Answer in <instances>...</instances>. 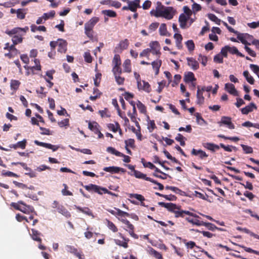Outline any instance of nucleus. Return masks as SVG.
Here are the masks:
<instances>
[{
	"label": "nucleus",
	"instance_id": "nucleus-1",
	"mask_svg": "<svg viewBox=\"0 0 259 259\" xmlns=\"http://www.w3.org/2000/svg\"><path fill=\"white\" fill-rule=\"evenodd\" d=\"M176 12L173 7H165L160 2H157L153 15L156 17H162L167 20H171L175 15Z\"/></svg>",
	"mask_w": 259,
	"mask_h": 259
},
{
	"label": "nucleus",
	"instance_id": "nucleus-2",
	"mask_svg": "<svg viewBox=\"0 0 259 259\" xmlns=\"http://www.w3.org/2000/svg\"><path fill=\"white\" fill-rule=\"evenodd\" d=\"M11 205L16 209L19 210L26 214H30L34 212V208L33 206L26 205L22 201H18V203L13 202Z\"/></svg>",
	"mask_w": 259,
	"mask_h": 259
},
{
	"label": "nucleus",
	"instance_id": "nucleus-3",
	"mask_svg": "<svg viewBox=\"0 0 259 259\" xmlns=\"http://www.w3.org/2000/svg\"><path fill=\"white\" fill-rule=\"evenodd\" d=\"M52 207L53 208H56L59 213H61L66 218H69L71 217L70 213L63 205L60 204L58 201L56 200L54 201L52 203Z\"/></svg>",
	"mask_w": 259,
	"mask_h": 259
},
{
	"label": "nucleus",
	"instance_id": "nucleus-4",
	"mask_svg": "<svg viewBox=\"0 0 259 259\" xmlns=\"http://www.w3.org/2000/svg\"><path fill=\"white\" fill-rule=\"evenodd\" d=\"M11 31V30L7 29L6 30L5 33L12 37V41L14 45H17L21 43L23 41L24 34L22 33L18 32V33L9 34V32Z\"/></svg>",
	"mask_w": 259,
	"mask_h": 259
},
{
	"label": "nucleus",
	"instance_id": "nucleus-5",
	"mask_svg": "<svg viewBox=\"0 0 259 259\" xmlns=\"http://www.w3.org/2000/svg\"><path fill=\"white\" fill-rule=\"evenodd\" d=\"M82 186L89 192H95L100 195L103 194V189L104 188V187L93 184H90L89 185H83L82 184Z\"/></svg>",
	"mask_w": 259,
	"mask_h": 259
},
{
	"label": "nucleus",
	"instance_id": "nucleus-6",
	"mask_svg": "<svg viewBox=\"0 0 259 259\" xmlns=\"http://www.w3.org/2000/svg\"><path fill=\"white\" fill-rule=\"evenodd\" d=\"M129 44V41L127 39L125 38L121 40L115 48L114 52L115 53H121L123 50L128 48Z\"/></svg>",
	"mask_w": 259,
	"mask_h": 259
},
{
	"label": "nucleus",
	"instance_id": "nucleus-7",
	"mask_svg": "<svg viewBox=\"0 0 259 259\" xmlns=\"http://www.w3.org/2000/svg\"><path fill=\"white\" fill-rule=\"evenodd\" d=\"M175 216L176 218H184L185 215H188L191 217H193L196 218H199V217L195 213L191 212L188 210H183L181 209L180 207V209H176L174 212Z\"/></svg>",
	"mask_w": 259,
	"mask_h": 259
},
{
	"label": "nucleus",
	"instance_id": "nucleus-8",
	"mask_svg": "<svg viewBox=\"0 0 259 259\" xmlns=\"http://www.w3.org/2000/svg\"><path fill=\"white\" fill-rule=\"evenodd\" d=\"M121 221L127 225V227L128 229V233L130 235L133 237L135 239H138V235L134 233L135 227L133 224H132L130 222L126 219H121Z\"/></svg>",
	"mask_w": 259,
	"mask_h": 259
},
{
	"label": "nucleus",
	"instance_id": "nucleus-9",
	"mask_svg": "<svg viewBox=\"0 0 259 259\" xmlns=\"http://www.w3.org/2000/svg\"><path fill=\"white\" fill-rule=\"evenodd\" d=\"M99 18L97 17L92 18L84 24V30H92L95 25L99 22Z\"/></svg>",
	"mask_w": 259,
	"mask_h": 259
},
{
	"label": "nucleus",
	"instance_id": "nucleus-10",
	"mask_svg": "<svg viewBox=\"0 0 259 259\" xmlns=\"http://www.w3.org/2000/svg\"><path fill=\"white\" fill-rule=\"evenodd\" d=\"M158 204L162 207L166 208L168 211L175 212L176 209H180V206L172 203H165L163 202H159Z\"/></svg>",
	"mask_w": 259,
	"mask_h": 259
},
{
	"label": "nucleus",
	"instance_id": "nucleus-11",
	"mask_svg": "<svg viewBox=\"0 0 259 259\" xmlns=\"http://www.w3.org/2000/svg\"><path fill=\"white\" fill-rule=\"evenodd\" d=\"M149 46L150 47L151 52L153 55H160V46L159 42L157 41H152L150 43Z\"/></svg>",
	"mask_w": 259,
	"mask_h": 259
},
{
	"label": "nucleus",
	"instance_id": "nucleus-12",
	"mask_svg": "<svg viewBox=\"0 0 259 259\" xmlns=\"http://www.w3.org/2000/svg\"><path fill=\"white\" fill-rule=\"evenodd\" d=\"M220 125L222 124L227 125L228 127L230 129H234L235 125L231 121V118L228 116H223L221 120L219 122Z\"/></svg>",
	"mask_w": 259,
	"mask_h": 259
},
{
	"label": "nucleus",
	"instance_id": "nucleus-13",
	"mask_svg": "<svg viewBox=\"0 0 259 259\" xmlns=\"http://www.w3.org/2000/svg\"><path fill=\"white\" fill-rule=\"evenodd\" d=\"M103 170L105 171L109 172L111 174H117L120 171H121L122 172H124L126 171L125 169H124L123 168H121V167H117V166H109V167H105L103 168Z\"/></svg>",
	"mask_w": 259,
	"mask_h": 259
},
{
	"label": "nucleus",
	"instance_id": "nucleus-14",
	"mask_svg": "<svg viewBox=\"0 0 259 259\" xmlns=\"http://www.w3.org/2000/svg\"><path fill=\"white\" fill-rule=\"evenodd\" d=\"M58 51L61 53H65L67 51V42L63 39H58Z\"/></svg>",
	"mask_w": 259,
	"mask_h": 259
},
{
	"label": "nucleus",
	"instance_id": "nucleus-15",
	"mask_svg": "<svg viewBox=\"0 0 259 259\" xmlns=\"http://www.w3.org/2000/svg\"><path fill=\"white\" fill-rule=\"evenodd\" d=\"M140 0L130 1L128 4L130 10L133 12H136L137 9L141 8Z\"/></svg>",
	"mask_w": 259,
	"mask_h": 259
},
{
	"label": "nucleus",
	"instance_id": "nucleus-16",
	"mask_svg": "<svg viewBox=\"0 0 259 259\" xmlns=\"http://www.w3.org/2000/svg\"><path fill=\"white\" fill-rule=\"evenodd\" d=\"M191 155L194 156H198L200 159H204L208 157V155L205 152L199 149L197 150L193 148L191 152Z\"/></svg>",
	"mask_w": 259,
	"mask_h": 259
},
{
	"label": "nucleus",
	"instance_id": "nucleus-17",
	"mask_svg": "<svg viewBox=\"0 0 259 259\" xmlns=\"http://www.w3.org/2000/svg\"><path fill=\"white\" fill-rule=\"evenodd\" d=\"M101 4L108 5L110 7H113L118 9L120 8L121 4L118 1H114L112 0H103L100 2Z\"/></svg>",
	"mask_w": 259,
	"mask_h": 259
},
{
	"label": "nucleus",
	"instance_id": "nucleus-18",
	"mask_svg": "<svg viewBox=\"0 0 259 259\" xmlns=\"http://www.w3.org/2000/svg\"><path fill=\"white\" fill-rule=\"evenodd\" d=\"M187 60L188 66H189L192 70H196L199 68V63L194 58L192 57H188L187 58Z\"/></svg>",
	"mask_w": 259,
	"mask_h": 259
},
{
	"label": "nucleus",
	"instance_id": "nucleus-19",
	"mask_svg": "<svg viewBox=\"0 0 259 259\" xmlns=\"http://www.w3.org/2000/svg\"><path fill=\"white\" fill-rule=\"evenodd\" d=\"M34 62L35 63V66H28V65H26L24 66V68L26 70H29L30 69L31 70L32 74H34V70H41V65L40 64V61L38 59H35L34 60Z\"/></svg>",
	"mask_w": 259,
	"mask_h": 259
},
{
	"label": "nucleus",
	"instance_id": "nucleus-20",
	"mask_svg": "<svg viewBox=\"0 0 259 259\" xmlns=\"http://www.w3.org/2000/svg\"><path fill=\"white\" fill-rule=\"evenodd\" d=\"M225 89L230 94L235 96H238V92L233 84L229 83H226Z\"/></svg>",
	"mask_w": 259,
	"mask_h": 259
},
{
	"label": "nucleus",
	"instance_id": "nucleus-21",
	"mask_svg": "<svg viewBox=\"0 0 259 259\" xmlns=\"http://www.w3.org/2000/svg\"><path fill=\"white\" fill-rule=\"evenodd\" d=\"M257 107L254 103H250L248 105L241 109V112L243 114H248L252 112L253 109H256Z\"/></svg>",
	"mask_w": 259,
	"mask_h": 259
},
{
	"label": "nucleus",
	"instance_id": "nucleus-22",
	"mask_svg": "<svg viewBox=\"0 0 259 259\" xmlns=\"http://www.w3.org/2000/svg\"><path fill=\"white\" fill-rule=\"evenodd\" d=\"M26 140L24 139L22 141L18 142L16 144L10 145L9 147L10 148H14V149H17L19 148L22 149H24L26 147Z\"/></svg>",
	"mask_w": 259,
	"mask_h": 259
},
{
	"label": "nucleus",
	"instance_id": "nucleus-23",
	"mask_svg": "<svg viewBox=\"0 0 259 259\" xmlns=\"http://www.w3.org/2000/svg\"><path fill=\"white\" fill-rule=\"evenodd\" d=\"M29 28L28 26H26L24 28L21 27H15L13 29L11 30V31L9 32V34H14V33H18V32L22 33V34H24V35L25 34L26 32L28 30Z\"/></svg>",
	"mask_w": 259,
	"mask_h": 259
},
{
	"label": "nucleus",
	"instance_id": "nucleus-24",
	"mask_svg": "<svg viewBox=\"0 0 259 259\" xmlns=\"http://www.w3.org/2000/svg\"><path fill=\"white\" fill-rule=\"evenodd\" d=\"M189 19L188 17H186L184 14H181L179 18V21L180 22V25L181 28L185 29L186 28L187 20Z\"/></svg>",
	"mask_w": 259,
	"mask_h": 259
},
{
	"label": "nucleus",
	"instance_id": "nucleus-25",
	"mask_svg": "<svg viewBox=\"0 0 259 259\" xmlns=\"http://www.w3.org/2000/svg\"><path fill=\"white\" fill-rule=\"evenodd\" d=\"M197 101L196 103L197 104L202 105L203 104L204 102V97L203 96V93H201V91H200V87H197Z\"/></svg>",
	"mask_w": 259,
	"mask_h": 259
},
{
	"label": "nucleus",
	"instance_id": "nucleus-26",
	"mask_svg": "<svg viewBox=\"0 0 259 259\" xmlns=\"http://www.w3.org/2000/svg\"><path fill=\"white\" fill-rule=\"evenodd\" d=\"M184 79L186 83H189L196 80L194 73L190 71L185 74Z\"/></svg>",
	"mask_w": 259,
	"mask_h": 259
},
{
	"label": "nucleus",
	"instance_id": "nucleus-27",
	"mask_svg": "<svg viewBox=\"0 0 259 259\" xmlns=\"http://www.w3.org/2000/svg\"><path fill=\"white\" fill-rule=\"evenodd\" d=\"M75 207L79 212H81L89 216H93L92 211L88 207H81L79 206H75Z\"/></svg>",
	"mask_w": 259,
	"mask_h": 259
},
{
	"label": "nucleus",
	"instance_id": "nucleus-28",
	"mask_svg": "<svg viewBox=\"0 0 259 259\" xmlns=\"http://www.w3.org/2000/svg\"><path fill=\"white\" fill-rule=\"evenodd\" d=\"M203 146L204 148L210 150L212 152H214L216 150L220 149L219 145L211 143H204L203 144Z\"/></svg>",
	"mask_w": 259,
	"mask_h": 259
},
{
	"label": "nucleus",
	"instance_id": "nucleus-29",
	"mask_svg": "<svg viewBox=\"0 0 259 259\" xmlns=\"http://www.w3.org/2000/svg\"><path fill=\"white\" fill-rule=\"evenodd\" d=\"M99 125L97 122H89V128L93 131L95 134L99 133L100 131Z\"/></svg>",
	"mask_w": 259,
	"mask_h": 259
},
{
	"label": "nucleus",
	"instance_id": "nucleus-30",
	"mask_svg": "<svg viewBox=\"0 0 259 259\" xmlns=\"http://www.w3.org/2000/svg\"><path fill=\"white\" fill-rule=\"evenodd\" d=\"M32 234H31V237L33 240L37 241L39 243L41 242V239L39 237L41 233L34 229H31Z\"/></svg>",
	"mask_w": 259,
	"mask_h": 259
},
{
	"label": "nucleus",
	"instance_id": "nucleus-31",
	"mask_svg": "<svg viewBox=\"0 0 259 259\" xmlns=\"http://www.w3.org/2000/svg\"><path fill=\"white\" fill-rule=\"evenodd\" d=\"M128 196L131 198H135L137 199V200L140 201L141 205L142 206H145V207L147 206L143 202L145 200V199L143 195H142L141 194H129Z\"/></svg>",
	"mask_w": 259,
	"mask_h": 259
},
{
	"label": "nucleus",
	"instance_id": "nucleus-32",
	"mask_svg": "<svg viewBox=\"0 0 259 259\" xmlns=\"http://www.w3.org/2000/svg\"><path fill=\"white\" fill-rule=\"evenodd\" d=\"M161 61L160 60H158L156 61H154L152 62L151 65L152 66L153 69L155 71V74L157 75L159 72V68L161 65Z\"/></svg>",
	"mask_w": 259,
	"mask_h": 259
},
{
	"label": "nucleus",
	"instance_id": "nucleus-33",
	"mask_svg": "<svg viewBox=\"0 0 259 259\" xmlns=\"http://www.w3.org/2000/svg\"><path fill=\"white\" fill-rule=\"evenodd\" d=\"M134 175L135 177L137 178L144 179V180H145L149 181V182L150 181H151V178L147 177L145 174H144L137 170H135V172L134 173Z\"/></svg>",
	"mask_w": 259,
	"mask_h": 259
},
{
	"label": "nucleus",
	"instance_id": "nucleus-34",
	"mask_svg": "<svg viewBox=\"0 0 259 259\" xmlns=\"http://www.w3.org/2000/svg\"><path fill=\"white\" fill-rule=\"evenodd\" d=\"M66 248L68 251L72 253H73L79 259H81V254L80 252L78 251L77 249L76 248H75L74 246L70 245H67Z\"/></svg>",
	"mask_w": 259,
	"mask_h": 259
},
{
	"label": "nucleus",
	"instance_id": "nucleus-35",
	"mask_svg": "<svg viewBox=\"0 0 259 259\" xmlns=\"http://www.w3.org/2000/svg\"><path fill=\"white\" fill-rule=\"evenodd\" d=\"M123 67L124 72L130 73L132 71L131 60L126 59L123 62Z\"/></svg>",
	"mask_w": 259,
	"mask_h": 259
},
{
	"label": "nucleus",
	"instance_id": "nucleus-36",
	"mask_svg": "<svg viewBox=\"0 0 259 259\" xmlns=\"http://www.w3.org/2000/svg\"><path fill=\"white\" fill-rule=\"evenodd\" d=\"M149 253L150 255L153 256L156 259H162V254L152 247H150Z\"/></svg>",
	"mask_w": 259,
	"mask_h": 259
},
{
	"label": "nucleus",
	"instance_id": "nucleus-37",
	"mask_svg": "<svg viewBox=\"0 0 259 259\" xmlns=\"http://www.w3.org/2000/svg\"><path fill=\"white\" fill-rule=\"evenodd\" d=\"M243 76L245 77L246 80L251 84H253L254 79L252 76L249 74L247 70L244 71L243 73Z\"/></svg>",
	"mask_w": 259,
	"mask_h": 259
},
{
	"label": "nucleus",
	"instance_id": "nucleus-38",
	"mask_svg": "<svg viewBox=\"0 0 259 259\" xmlns=\"http://www.w3.org/2000/svg\"><path fill=\"white\" fill-rule=\"evenodd\" d=\"M31 31L32 32H35L36 31H41L44 32H46L47 31V29L44 26H37L34 24H32L30 26Z\"/></svg>",
	"mask_w": 259,
	"mask_h": 259
},
{
	"label": "nucleus",
	"instance_id": "nucleus-39",
	"mask_svg": "<svg viewBox=\"0 0 259 259\" xmlns=\"http://www.w3.org/2000/svg\"><path fill=\"white\" fill-rule=\"evenodd\" d=\"M137 115V111H136V113L134 112V110H133V113H131L130 112L128 113V116L131 118L132 121L134 122L135 123V125L137 127L140 128V124L139 122L137 121L136 116Z\"/></svg>",
	"mask_w": 259,
	"mask_h": 259
},
{
	"label": "nucleus",
	"instance_id": "nucleus-40",
	"mask_svg": "<svg viewBox=\"0 0 259 259\" xmlns=\"http://www.w3.org/2000/svg\"><path fill=\"white\" fill-rule=\"evenodd\" d=\"M159 31L160 35L166 36L168 32L167 31L166 25L165 23H162L159 29Z\"/></svg>",
	"mask_w": 259,
	"mask_h": 259
},
{
	"label": "nucleus",
	"instance_id": "nucleus-41",
	"mask_svg": "<svg viewBox=\"0 0 259 259\" xmlns=\"http://www.w3.org/2000/svg\"><path fill=\"white\" fill-rule=\"evenodd\" d=\"M107 151L117 156H123V154L119 151H117L114 148L112 147H108L107 148Z\"/></svg>",
	"mask_w": 259,
	"mask_h": 259
},
{
	"label": "nucleus",
	"instance_id": "nucleus-42",
	"mask_svg": "<svg viewBox=\"0 0 259 259\" xmlns=\"http://www.w3.org/2000/svg\"><path fill=\"white\" fill-rule=\"evenodd\" d=\"M102 14L111 18H114L117 16L116 13L111 10H106L102 11Z\"/></svg>",
	"mask_w": 259,
	"mask_h": 259
},
{
	"label": "nucleus",
	"instance_id": "nucleus-43",
	"mask_svg": "<svg viewBox=\"0 0 259 259\" xmlns=\"http://www.w3.org/2000/svg\"><path fill=\"white\" fill-rule=\"evenodd\" d=\"M165 189L167 190H170L176 193V194H179L181 195H183V194L184 193V192L182 191L179 188L174 187V186H167L165 187Z\"/></svg>",
	"mask_w": 259,
	"mask_h": 259
},
{
	"label": "nucleus",
	"instance_id": "nucleus-44",
	"mask_svg": "<svg viewBox=\"0 0 259 259\" xmlns=\"http://www.w3.org/2000/svg\"><path fill=\"white\" fill-rule=\"evenodd\" d=\"M107 226L108 228L112 231L113 232H117L118 231V229L117 227L114 225V224L111 221L106 220Z\"/></svg>",
	"mask_w": 259,
	"mask_h": 259
},
{
	"label": "nucleus",
	"instance_id": "nucleus-45",
	"mask_svg": "<svg viewBox=\"0 0 259 259\" xmlns=\"http://www.w3.org/2000/svg\"><path fill=\"white\" fill-rule=\"evenodd\" d=\"M249 37H252V36L251 35H249L247 33L246 34H240L238 33L237 34V38L242 42L244 43V41L246 39V38H248Z\"/></svg>",
	"mask_w": 259,
	"mask_h": 259
},
{
	"label": "nucleus",
	"instance_id": "nucleus-46",
	"mask_svg": "<svg viewBox=\"0 0 259 259\" xmlns=\"http://www.w3.org/2000/svg\"><path fill=\"white\" fill-rule=\"evenodd\" d=\"M185 219L188 222L192 224L193 225H195L198 226H201L203 222L200 221L199 220L197 219L194 220L193 219L190 218V217H186Z\"/></svg>",
	"mask_w": 259,
	"mask_h": 259
},
{
	"label": "nucleus",
	"instance_id": "nucleus-47",
	"mask_svg": "<svg viewBox=\"0 0 259 259\" xmlns=\"http://www.w3.org/2000/svg\"><path fill=\"white\" fill-rule=\"evenodd\" d=\"M121 63L120 56L118 54H115L112 60L113 66H120Z\"/></svg>",
	"mask_w": 259,
	"mask_h": 259
},
{
	"label": "nucleus",
	"instance_id": "nucleus-48",
	"mask_svg": "<svg viewBox=\"0 0 259 259\" xmlns=\"http://www.w3.org/2000/svg\"><path fill=\"white\" fill-rule=\"evenodd\" d=\"M55 15V11L54 10L51 11L49 13H44L42 15L44 20H47L50 18H54Z\"/></svg>",
	"mask_w": 259,
	"mask_h": 259
},
{
	"label": "nucleus",
	"instance_id": "nucleus-49",
	"mask_svg": "<svg viewBox=\"0 0 259 259\" xmlns=\"http://www.w3.org/2000/svg\"><path fill=\"white\" fill-rule=\"evenodd\" d=\"M206 227L209 230L213 231L217 228V226L214 224L208 222H202V225Z\"/></svg>",
	"mask_w": 259,
	"mask_h": 259
},
{
	"label": "nucleus",
	"instance_id": "nucleus-50",
	"mask_svg": "<svg viewBox=\"0 0 259 259\" xmlns=\"http://www.w3.org/2000/svg\"><path fill=\"white\" fill-rule=\"evenodd\" d=\"M108 127L110 130L112 131V132H113L114 133L116 132L118 129L120 130V132H121V129L120 128V125H119V123L117 122L116 123L115 125L112 123H110V124H109Z\"/></svg>",
	"mask_w": 259,
	"mask_h": 259
},
{
	"label": "nucleus",
	"instance_id": "nucleus-51",
	"mask_svg": "<svg viewBox=\"0 0 259 259\" xmlns=\"http://www.w3.org/2000/svg\"><path fill=\"white\" fill-rule=\"evenodd\" d=\"M20 82L18 80H11V88L14 90H17L20 84Z\"/></svg>",
	"mask_w": 259,
	"mask_h": 259
},
{
	"label": "nucleus",
	"instance_id": "nucleus-52",
	"mask_svg": "<svg viewBox=\"0 0 259 259\" xmlns=\"http://www.w3.org/2000/svg\"><path fill=\"white\" fill-rule=\"evenodd\" d=\"M114 242L116 245L122 246L124 248H127L128 247V242L129 241H124L123 242L119 239H115Z\"/></svg>",
	"mask_w": 259,
	"mask_h": 259
},
{
	"label": "nucleus",
	"instance_id": "nucleus-53",
	"mask_svg": "<svg viewBox=\"0 0 259 259\" xmlns=\"http://www.w3.org/2000/svg\"><path fill=\"white\" fill-rule=\"evenodd\" d=\"M185 44L190 52L193 51L194 50L195 44L192 40H188Z\"/></svg>",
	"mask_w": 259,
	"mask_h": 259
},
{
	"label": "nucleus",
	"instance_id": "nucleus-54",
	"mask_svg": "<svg viewBox=\"0 0 259 259\" xmlns=\"http://www.w3.org/2000/svg\"><path fill=\"white\" fill-rule=\"evenodd\" d=\"M241 146L245 154H250L253 152V149L251 147L244 144H241Z\"/></svg>",
	"mask_w": 259,
	"mask_h": 259
},
{
	"label": "nucleus",
	"instance_id": "nucleus-55",
	"mask_svg": "<svg viewBox=\"0 0 259 259\" xmlns=\"http://www.w3.org/2000/svg\"><path fill=\"white\" fill-rule=\"evenodd\" d=\"M143 82V89L142 90L144 91L145 92L149 93L151 92V89L150 84L144 80L142 81Z\"/></svg>",
	"mask_w": 259,
	"mask_h": 259
},
{
	"label": "nucleus",
	"instance_id": "nucleus-56",
	"mask_svg": "<svg viewBox=\"0 0 259 259\" xmlns=\"http://www.w3.org/2000/svg\"><path fill=\"white\" fill-rule=\"evenodd\" d=\"M112 71L114 76L120 75L122 73V70L120 66H113Z\"/></svg>",
	"mask_w": 259,
	"mask_h": 259
},
{
	"label": "nucleus",
	"instance_id": "nucleus-57",
	"mask_svg": "<svg viewBox=\"0 0 259 259\" xmlns=\"http://www.w3.org/2000/svg\"><path fill=\"white\" fill-rule=\"evenodd\" d=\"M193 230L195 231L196 232H199V233H201L203 235V236L207 237L208 238H210L212 237L213 236H215L214 234H213L210 233L209 232L204 231H200L198 230Z\"/></svg>",
	"mask_w": 259,
	"mask_h": 259
},
{
	"label": "nucleus",
	"instance_id": "nucleus-58",
	"mask_svg": "<svg viewBox=\"0 0 259 259\" xmlns=\"http://www.w3.org/2000/svg\"><path fill=\"white\" fill-rule=\"evenodd\" d=\"M220 147L223 148L226 151L232 152V149H236V147L232 146H226L223 143H220L219 145Z\"/></svg>",
	"mask_w": 259,
	"mask_h": 259
},
{
	"label": "nucleus",
	"instance_id": "nucleus-59",
	"mask_svg": "<svg viewBox=\"0 0 259 259\" xmlns=\"http://www.w3.org/2000/svg\"><path fill=\"white\" fill-rule=\"evenodd\" d=\"M137 106L138 109L141 113H144L146 112V106L140 101H138V103L137 104Z\"/></svg>",
	"mask_w": 259,
	"mask_h": 259
},
{
	"label": "nucleus",
	"instance_id": "nucleus-60",
	"mask_svg": "<svg viewBox=\"0 0 259 259\" xmlns=\"http://www.w3.org/2000/svg\"><path fill=\"white\" fill-rule=\"evenodd\" d=\"M159 26V23L153 22L151 23L149 26V33H151L156 30Z\"/></svg>",
	"mask_w": 259,
	"mask_h": 259
},
{
	"label": "nucleus",
	"instance_id": "nucleus-61",
	"mask_svg": "<svg viewBox=\"0 0 259 259\" xmlns=\"http://www.w3.org/2000/svg\"><path fill=\"white\" fill-rule=\"evenodd\" d=\"M198 60L200 61L201 63L203 65V66H205L206 65L207 62V58L206 56L199 54Z\"/></svg>",
	"mask_w": 259,
	"mask_h": 259
},
{
	"label": "nucleus",
	"instance_id": "nucleus-62",
	"mask_svg": "<svg viewBox=\"0 0 259 259\" xmlns=\"http://www.w3.org/2000/svg\"><path fill=\"white\" fill-rule=\"evenodd\" d=\"M184 242L185 243V245L186 246L188 249H193L194 247H197L196 244L195 242L192 241H190L186 242V240L184 241Z\"/></svg>",
	"mask_w": 259,
	"mask_h": 259
},
{
	"label": "nucleus",
	"instance_id": "nucleus-63",
	"mask_svg": "<svg viewBox=\"0 0 259 259\" xmlns=\"http://www.w3.org/2000/svg\"><path fill=\"white\" fill-rule=\"evenodd\" d=\"M192 8L193 10V13H196V12L200 11L201 10V6L196 3H194L192 6Z\"/></svg>",
	"mask_w": 259,
	"mask_h": 259
},
{
	"label": "nucleus",
	"instance_id": "nucleus-64",
	"mask_svg": "<svg viewBox=\"0 0 259 259\" xmlns=\"http://www.w3.org/2000/svg\"><path fill=\"white\" fill-rule=\"evenodd\" d=\"M249 67L251 70L256 74L258 75L259 73V66L257 65L251 64Z\"/></svg>",
	"mask_w": 259,
	"mask_h": 259
}]
</instances>
